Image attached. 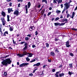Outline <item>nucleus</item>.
Here are the masks:
<instances>
[{
  "mask_svg": "<svg viewBox=\"0 0 77 77\" xmlns=\"http://www.w3.org/2000/svg\"><path fill=\"white\" fill-rule=\"evenodd\" d=\"M11 60L9 58L6 59L5 60H3V61L2 62V66H3V65L5 66H8V64H11Z\"/></svg>",
  "mask_w": 77,
  "mask_h": 77,
  "instance_id": "nucleus-1",
  "label": "nucleus"
},
{
  "mask_svg": "<svg viewBox=\"0 0 77 77\" xmlns=\"http://www.w3.org/2000/svg\"><path fill=\"white\" fill-rule=\"evenodd\" d=\"M71 2H72L71 0H70L69 1V3H66L64 4V8L62 12V14H63V12H65V11L67 10L68 9H69V7L70 6V3H71Z\"/></svg>",
  "mask_w": 77,
  "mask_h": 77,
  "instance_id": "nucleus-2",
  "label": "nucleus"
},
{
  "mask_svg": "<svg viewBox=\"0 0 77 77\" xmlns=\"http://www.w3.org/2000/svg\"><path fill=\"white\" fill-rule=\"evenodd\" d=\"M27 53L26 51H24L23 52V54H17V56H18L20 57H24V56L27 55Z\"/></svg>",
  "mask_w": 77,
  "mask_h": 77,
  "instance_id": "nucleus-3",
  "label": "nucleus"
},
{
  "mask_svg": "<svg viewBox=\"0 0 77 77\" xmlns=\"http://www.w3.org/2000/svg\"><path fill=\"white\" fill-rule=\"evenodd\" d=\"M1 20H2V25L3 26H5L6 23V21H5V18H1Z\"/></svg>",
  "mask_w": 77,
  "mask_h": 77,
  "instance_id": "nucleus-4",
  "label": "nucleus"
},
{
  "mask_svg": "<svg viewBox=\"0 0 77 77\" xmlns=\"http://www.w3.org/2000/svg\"><path fill=\"white\" fill-rule=\"evenodd\" d=\"M29 65V63H23L20 65H19V66L20 67H22L24 66H26V65Z\"/></svg>",
  "mask_w": 77,
  "mask_h": 77,
  "instance_id": "nucleus-5",
  "label": "nucleus"
},
{
  "mask_svg": "<svg viewBox=\"0 0 77 77\" xmlns=\"http://www.w3.org/2000/svg\"><path fill=\"white\" fill-rule=\"evenodd\" d=\"M14 15H16L17 17L18 15V14H19V11L18 10H16L14 12Z\"/></svg>",
  "mask_w": 77,
  "mask_h": 77,
  "instance_id": "nucleus-6",
  "label": "nucleus"
},
{
  "mask_svg": "<svg viewBox=\"0 0 77 77\" xmlns=\"http://www.w3.org/2000/svg\"><path fill=\"white\" fill-rule=\"evenodd\" d=\"M41 4L39 3H38L36 4V6L37 8H41Z\"/></svg>",
  "mask_w": 77,
  "mask_h": 77,
  "instance_id": "nucleus-7",
  "label": "nucleus"
},
{
  "mask_svg": "<svg viewBox=\"0 0 77 77\" xmlns=\"http://www.w3.org/2000/svg\"><path fill=\"white\" fill-rule=\"evenodd\" d=\"M66 46L67 47H71V45H69V41H67L66 42Z\"/></svg>",
  "mask_w": 77,
  "mask_h": 77,
  "instance_id": "nucleus-8",
  "label": "nucleus"
},
{
  "mask_svg": "<svg viewBox=\"0 0 77 77\" xmlns=\"http://www.w3.org/2000/svg\"><path fill=\"white\" fill-rule=\"evenodd\" d=\"M27 54H29L28 55V57H32V55H33V54L31 53H27Z\"/></svg>",
  "mask_w": 77,
  "mask_h": 77,
  "instance_id": "nucleus-9",
  "label": "nucleus"
},
{
  "mask_svg": "<svg viewBox=\"0 0 77 77\" xmlns=\"http://www.w3.org/2000/svg\"><path fill=\"white\" fill-rule=\"evenodd\" d=\"M35 29V28H33V26H31L29 29V30H30V31H32V30H33V29Z\"/></svg>",
  "mask_w": 77,
  "mask_h": 77,
  "instance_id": "nucleus-10",
  "label": "nucleus"
},
{
  "mask_svg": "<svg viewBox=\"0 0 77 77\" xmlns=\"http://www.w3.org/2000/svg\"><path fill=\"white\" fill-rule=\"evenodd\" d=\"M41 65V64L39 63H38L37 64H34L33 66H39V65Z\"/></svg>",
  "mask_w": 77,
  "mask_h": 77,
  "instance_id": "nucleus-11",
  "label": "nucleus"
},
{
  "mask_svg": "<svg viewBox=\"0 0 77 77\" xmlns=\"http://www.w3.org/2000/svg\"><path fill=\"white\" fill-rule=\"evenodd\" d=\"M25 8L26 9V14H27V13H28V11H27V10H28V8H27V5H26Z\"/></svg>",
  "mask_w": 77,
  "mask_h": 77,
  "instance_id": "nucleus-12",
  "label": "nucleus"
},
{
  "mask_svg": "<svg viewBox=\"0 0 77 77\" xmlns=\"http://www.w3.org/2000/svg\"><path fill=\"white\" fill-rule=\"evenodd\" d=\"M9 30L11 32L13 31V30H14V27L12 26L10 27Z\"/></svg>",
  "mask_w": 77,
  "mask_h": 77,
  "instance_id": "nucleus-13",
  "label": "nucleus"
},
{
  "mask_svg": "<svg viewBox=\"0 0 77 77\" xmlns=\"http://www.w3.org/2000/svg\"><path fill=\"white\" fill-rule=\"evenodd\" d=\"M8 13H11V12H12V11H13L12 10V8H9L8 10Z\"/></svg>",
  "mask_w": 77,
  "mask_h": 77,
  "instance_id": "nucleus-14",
  "label": "nucleus"
},
{
  "mask_svg": "<svg viewBox=\"0 0 77 77\" xmlns=\"http://www.w3.org/2000/svg\"><path fill=\"white\" fill-rule=\"evenodd\" d=\"M30 6H31V4L30 3V2H29L28 3V8H29L30 7Z\"/></svg>",
  "mask_w": 77,
  "mask_h": 77,
  "instance_id": "nucleus-15",
  "label": "nucleus"
},
{
  "mask_svg": "<svg viewBox=\"0 0 77 77\" xmlns=\"http://www.w3.org/2000/svg\"><path fill=\"white\" fill-rule=\"evenodd\" d=\"M27 48V46H25L24 48L22 50L23 51H24L25 50H26Z\"/></svg>",
  "mask_w": 77,
  "mask_h": 77,
  "instance_id": "nucleus-16",
  "label": "nucleus"
},
{
  "mask_svg": "<svg viewBox=\"0 0 77 77\" xmlns=\"http://www.w3.org/2000/svg\"><path fill=\"white\" fill-rule=\"evenodd\" d=\"M56 1L58 2L59 4L60 3H62V0H56Z\"/></svg>",
  "mask_w": 77,
  "mask_h": 77,
  "instance_id": "nucleus-17",
  "label": "nucleus"
},
{
  "mask_svg": "<svg viewBox=\"0 0 77 77\" xmlns=\"http://www.w3.org/2000/svg\"><path fill=\"white\" fill-rule=\"evenodd\" d=\"M1 14L3 15V17H5V15H6V14L4 12H3Z\"/></svg>",
  "mask_w": 77,
  "mask_h": 77,
  "instance_id": "nucleus-18",
  "label": "nucleus"
},
{
  "mask_svg": "<svg viewBox=\"0 0 77 77\" xmlns=\"http://www.w3.org/2000/svg\"><path fill=\"white\" fill-rule=\"evenodd\" d=\"M54 24L55 26H58V25L59 26H60V23H54Z\"/></svg>",
  "mask_w": 77,
  "mask_h": 77,
  "instance_id": "nucleus-19",
  "label": "nucleus"
},
{
  "mask_svg": "<svg viewBox=\"0 0 77 77\" xmlns=\"http://www.w3.org/2000/svg\"><path fill=\"white\" fill-rule=\"evenodd\" d=\"M63 75H64V74H63V73L60 74H59V76L60 77H62V76H63Z\"/></svg>",
  "mask_w": 77,
  "mask_h": 77,
  "instance_id": "nucleus-20",
  "label": "nucleus"
},
{
  "mask_svg": "<svg viewBox=\"0 0 77 77\" xmlns=\"http://www.w3.org/2000/svg\"><path fill=\"white\" fill-rule=\"evenodd\" d=\"M7 21H10V20H9V16L8 15H7Z\"/></svg>",
  "mask_w": 77,
  "mask_h": 77,
  "instance_id": "nucleus-21",
  "label": "nucleus"
},
{
  "mask_svg": "<svg viewBox=\"0 0 77 77\" xmlns=\"http://www.w3.org/2000/svg\"><path fill=\"white\" fill-rule=\"evenodd\" d=\"M60 11L59 10H57L56 11V13H57V14H59V13H60Z\"/></svg>",
  "mask_w": 77,
  "mask_h": 77,
  "instance_id": "nucleus-22",
  "label": "nucleus"
},
{
  "mask_svg": "<svg viewBox=\"0 0 77 77\" xmlns=\"http://www.w3.org/2000/svg\"><path fill=\"white\" fill-rule=\"evenodd\" d=\"M63 21H66L65 23H68V19H65L63 20Z\"/></svg>",
  "mask_w": 77,
  "mask_h": 77,
  "instance_id": "nucleus-23",
  "label": "nucleus"
},
{
  "mask_svg": "<svg viewBox=\"0 0 77 77\" xmlns=\"http://www.w3.org/2000/svg\"><path fill=\"white\" fill-rule=\"evenodd\" d=\"M69 66L70 68H72V64H69Z\"/></svg>",
  "mask_w": 77,
  "mask_h": 77,
  "instance_id": "nucleus-24",
  "label": "nucleus"
},
{
  "mask_svg": "<svg viewBox=\"0 0 77 77\" xmlns=\"http://www.w3.org/2000/svg\"><path fill=\"white\" fill-rule=\"evenodd\" d=\"M51 54L52 56H54L55 55L54 53L53 52H51Z\"/></svg>",
  "mask_w": 77,
  "mask_h": 77,
  "instance_id": "nucleus-25",
  "label": "nucleus"
},
{
  "mask_svg": "<svg viewBox=\"0 0 77 77\" xmlns=\"http://www.w3.org/2000/svg\"><path fill=\"white\" fill-rule=\"evenodd\" d=\"M26 59L27 62H29V61H30V59L29 58V57H26Z\"/></svg>",
  "mask_w": 77,
  "mask_h": 77,
  "instance_id": "nucleus-26",
  "label": "nucleus"
},
{
  "mask_svg": "<svg viewBox=\"0 0 77 77\" xmlns=\"http://www.w3.org/2000/svg\"><path fill=\"white\" fill-rule=\"evenodd\" d=\"M44 12H45V9H44L42 11L41 13L42 14H43L44 13Z\"/></svg>",
  "mask_w": 77,
  "mask_h": 77,
  "instance_id": "nucleus-27",
  "label": "nucleus"
},
{
  "mask_svg": "<svg viewBox=\"0 0 77 77\" xmlns=\"http://www.w3.org/2000/svg\"><path fill=\"white\" fill-rule=\"evenodd\" d=\"M42 2H45V3L47 4V0H42Z\"/></svg>",
  "mask_w": 77,
  "mask_h": 77,
  "instance_id": "nucleus-28",
  "label": "nucleus"
},
{
  "mask_svg": "<svg viewBox=\"0 0 77 77\" xmlns=\"http://www.w3.org/2000/svg\"><path fill=\"white\" fill-rule=\"evenodd\" d=\"M68 74H69V75H71V74H73V73H72V72H70V71H69Z\"/></svg>",
  "mask_w": 77,
  "mask_h": 77,
  "instance_id": "nucleus-29",
  "label": "nucleus"
},
{
  "mask_svg": "<svg viewBox=\"0 0 77 77\" xmlns=\"http://www.w3.org/2000/svg\"><path fill=\"white\" fill-rule=\"evenodd\" d=\"M65 23H60V26H63V25H65Z\"/></svg>",
  "mask_w": 77,
  "mask_h": 77,
  "instance_id": "nucleus-30",
  "label": "nucleus"
},
{
  "mask_svg": "<svg viewBox=\"0 0 77 77\" xmlns=\"http://www.w3.org/2000/svg\"><path fill=\"white\" fill-rule=\"evenodd\" d=\"M46 45L47 48H48L49 47V44L48 43H46Z\"/></svg>",
  "mask_w": 77,
  "mask_h": 77,
  "instance_id": "nucleus-31",
  "label": "nucleus"
},
{
  "mask_svg": "<svg viewBox=\"0 0 77 77\" xmlns=\"http://www.w3.org/2000/svg\"><path fill=\"white\" fill-rule=\"evenodd\" d=\"M7 72H5L4 73V75L5 76H6V75H7Z\"/></svg>",
  "mask_w": 77,
  "mask_h": 77,
  "instance_id": "nucleus-32",
  "label": "nucleus"
},
{
  "mask_svg": "<svg viewBox=\"0 0 77 77\" xmlns=\"http://www.w3.org/2000/svg\"><path fill=\"white\" fill-rule=\"evenodd\" d=\"M36 61V60L35 59H34L31 61H30V63H32V62H35Z\"/></svg>",
  "mask_w": 77,
  "mask_h": 77,
  "instance_id": "nucleus-33",
  "label": "nucleus"
},
{
  "mask_svg": "<svg viewBox=\"0 0 77 77\" xmlns=\"http://www.w3.org/2000/svg\"><path fill=\"white\" fill-rule=\"evenodd\" d=\"M59 20V17H56L55 18V21H57V20Z\"/></svg>",
  "mask_w": 77,
  "mask_h": 77,
  "instance_id": "nucleus-34",
  "label": "nucleus"
},
{
  "mask_svg": "<svg viewBox=\"0 0 77 77\" xmlns=\"http://www.w3.org/2000/svg\"><path fill=\"white\" fill-rule=\"evenodd\" d=\"M25 39L26 41H28L29 39V38L27 37H26L25 38Z\"/></svg>",
  "mask_w": 77,
  "mask_h": 77,
  "instance_id": "nucleus-35",
  "label": "nucleus"
},
{
  "mask_svg": "<svg viewBox=\"0 0 77 77\" xmlns=\"http://www.w3.org/2000/svg\"><path fill=\"white\" fill-rule=\"evenodd\" d=\"M55 51H56L57 53H59V51L58 50H57V49H55Z\"/></svg>",
  "mask_w": 77,
  "mask_h": 77,
  "instance_id": "nucleus-36",
  "label": "nucleus"
},
{
  "mask_svg": "<svg viewBox=\"0 0 77 77\" xmlns=\"http://www.w3.org/2000/svg\"><path fill=\"white\" fill-rule=\"evenodd\" d=\"M73 30H74L75 31H77V29L75 28H72V29Z\"/></svg>",
  "mask_w": 77,
  "mask_h": 77,
  "instance_id": "nucleus-37",
  "label": "nucleus"
},
{
  "mask_svg": "<svg viewBox=\"0 0 77 77\" xmlns=\"http://www.w3.org/2000/svg\"><path fill=\"white\" fill-rule=\"evenodd\" d=\"M47 66V65H44L43 66V68H45V67L46 66Z\"/></svg>",
  "mask_w": 77,
  "mask_h": 77,
  "instance_id": "nucleus-38",
  "label": "nucleus"
},
{
  "mask_svg": "<svg viewBox=\"0 0 77 77\" xmlns=\"http://www.w3.org/2000/svg\"><path fill=\"white\" fill-rule=\"evenodd\" d=\"M37 69H38V68H36V69H34L33 71V73H35V71H36Z\"/></svg>",
  "mask_w": 77,
  "mask_h": 77,
  "instance_id": "nucleus-39",
  "label": "nucleus"
},
{
  "mask_svg": "<svg viewBox=\"0 0 77 77\" xmlns=\"http://www.w3.org/2000/svg\"><path fill=\"white\" fill-rule=\"evenodd\" d=\"M53 3H57V2H56L57 1H56V0H53Z\"/></svg>",
  "mask_w": 77,
  "mask_h": 77,
  "instance_id": "nucleus-40",
  "label": "nucleus"
},
{
  "mask_svg": "<svg viewBox=\"0 0 77 77\" xmlns=\"http://www.w3.org/2000/svg\"><path fill=\"white\" fill-rule=\"evenodd\" d=\"M28 43H26L25 44V45H24V46H27L28 45Z\"/></svg>",
  "mask_w": 77,
  "mask_h": 77,
  "instance_id": "nucleus-41",
  "label": "nucleus"
},
{
  "mask_svg": "<svg viewBox=\"0 0 77 77\" xmlns=\"http://www.w3.org/2000/svg\"><path fill=\"white\" fill-rule=\"evenodd\" d=\"M32 48H35L36 47V46L35 45H32Z\"/></svg>",
  "mask_w": 77,
  "mask_h": 77,
  "instance_id": "nucleus-42",
  "label": "nucleus"
},
{
  "mask_svg": "<svg viewBox=\"0 0 77 77\" xmlns=\"http://www.w3.org/2000/svg\"><path fill=\"white\" fill-rule=\"evenodd\" d=\"M27 36H29V37H31V34H28L27 35H26Z\"/></svg>",
  "mask_w": 77,
  "mask_h": 77,
  "instance_id": "nucleus-43",
  "label": "nucleus"
},
{
  "mask_svg": "<svg viewBox=\"0 0 77 77\" xmlns=\"http://www.w3.org/2000/svg\"><path fill=\"white\" fill-rule=\"evenodd\" d=\"M48 62H51V60H49L48 59Z\"/></svg>",
  "mask_w": 77,
  "mask_h": 77,
  "instance_id": "nucleus-44",
  "label": "nucleus"
},
{
  "mask_svg": "<svg viewBox=\"0 0 77 77\" xmlns=\"http://www.w3.org/2000/svg\"><path fill=\"white\" fill-rule=\"evenodd\" d=\"M70 56H74V55L73 54H72V53H70Z\"/></svg>",
  "mask_w": 77,
  "mask_h": 77,
  "instance_id": "nucleus-45",
  "label": "nucleus"
},
{
  "mask_svg": "<svg viewBox=\"0 0 77 77\" xmlns=\"http://www.w3.org/2000/svg\"><path fill=\"white\" fill-rule=\"evenodd\" d=\"M67 18H69V17L70 16V15H69V14H68L67 15Z\"/></svg>",
  "mask_w": 77,
  "mask_h": 77,
  "instance_id": "nucleus-46",
  "label": "nucleus"
},
{
  "mask_svg": "<svg viewBox=\"0 0 77 77\" xmlns=\"http://www.w3.org/2000/svg\"><path fill=\"white\" fill-rule=\"evenodd\" d=\"M51 12H48V16H49V15H50V14H51Z\"/></svg>",
  "mask_w": 77,
  "mask_h": 77,
  "instance_id": "nucleus-47",
  "label": "nucleus"
},
{
  "mask_svg": "<svg viewBox=\"0 0 77 77\" xmlns=\"http://www.w3.org/2000/svg\"><path fill=\"white\" fill-rule=\"evenodd\" d=\"M29 76H33V74L30 73L29 75Z\"/></svg>",
  "mask_w": 77,
  "mask_h": 77,
  "instance_id": "nucleus-48",
  "label": "nucleus"
},
{
  "mask_svg": "<svg viewBox=\"0 0 77 77\" xmlns=\"http://www.w3.org/2000/svg\"><path fill=\"white\" fill-rule=\"evenodd\" d=\"M35 35H38V31H36L35 32Z\"/></svg>",
  "mask_w": 77,
  "mask_h": 77,
  "instance_id": "nucleus-49",
  "label": "nucleus"
},
{
  "mask_svg": "<svg viewBox=\"0 0 77 77\" xmlns=\"http://www.w3.org/2000/svg\"><path fill=\"white\" fill-rule=\"evenodd\" d=\"M13 42L14 44H16V42L14 41V40H13Z\"/></svg>",
  "mask_w": 77,
  "mask_h": 77,
  "instance_id": "nucleus-50",
  "label": "nucleus"
},
{
  "mask_svg": "<svg viewBox=\"0 0 77 77\" xmlns=\"http://www.w3.org/2000/svg\"><path fill=\"white\" fill-rule=\"evenodd\" d=\"M5 34H7V35H8V31H5Z\"/></svg>",
  "mask_w": 77,
  "mask_h": 77,
  "instance_id": "nucleus-51",
  "label": "nucleus"
},
{
  "mask_svg": "<svg viewBox=\"0 0 77 77\" xmlns=\"http://www.w3.org/2000/svg\"><path fill=\"white\" fill-rule=\"evenodd\" d=\"M12 3L11 2L10 3V4H9L10 6H12Z\"/></svg>",
  "mask_w": 77,
  "mask_h": 77,
  "instance_id": "nucleus-52",
  "label": "nucleus"
},
{
  "mask_svg": "<svg viewBox=\"0 0 77 77\" xmlns=\"http://www.w3.org/2000/svg\"><path fill=\"white\" fill-rule=\"evenodd\" d=\"M61 7L62 8H63V4H61Z\"/></svg>",
  "mask_w": 77,
  "mask_h": 77,
  "instance_id": "nucleus-53",
  "label": "nucleus"
},
{
  "mask_svg": "<svg viewBox=\"0 0 77 77\" xmlns=\"http://www.w3.org/2000/svg\"><path fill=\"white\" fill-rule=\"evenodd\" d=\"M20 5H21V4H19L18 5V6L19 8H20Z\"/></svg>",
  "mask_w": 77,
  "mask_h": 77,
  "instance_id": "nucleus-54",
  "label": "nucleus"
},
{
  "mask_svg": "<svg viewBox=\"0 0 77 77\" xmlns=\"http://www.w3.org/2000/svg\"><path fill=\"white\" fill-rule=\"evenodd\" d=\"M74 15H75V13L74 12H73L72 14V15L74 16Z\"/></svg>",
  "mask_w": 77,
  "mask_h": 77,
  "instance_id": "nucleus-55",
  "label": "nucleus"
},
{
  "mask_svg": "<svg viewBox=\"0 0 77 77\" xmlns=\"http://www.w3.org/2000/svg\"><path fill=\"white\" fill-rule=\"evenodd\" d=\"M9 56V55H7V56H6L5 57H4V58H6L7 57H8V56Z\"/></svg>",
  "mask_w": 77,
  "mask_h": 77,
  "instance_id": "nucleus-56",
  "label": "nucleus"
},
{
  "mask_svg": "<svg viewBox=\"0 0 77 77\" xmlns=\"http://www.w3.org/2000/svg\"><path fill=\"white\" fill-rule=\"evenodd\" d=\"M55 69H52V72H54L55 71Z\"/></svg>",
  "mask_w": 77,
  "mask_h": 77,
  "instance_id": "nucleus-57",
  "label": "nucleus"
},
{
  "mask_svg": "<svg viewBox=\"0 0 77 77\" xmlns=\"http://www.w3.org/2000/svg\"><path fill=\"white\" fill-rule=\"evenodd\" d=\"M52 9V8L51 7H50L49 8V10H51Z\"/></svg>",
  "mask_w": 77,
  "mask_h": 77,
  "instance_id": "nucleus-58",
  "label": "nucleus"
},
{
  "mask_svg": "<svg viewBox=\"0 0 77 77\" xmlns=\"http://www.w3.org/2000/svg\"><path fill=\"white\" fill-rule=\"evenodd\" d=\"M24 42H22L20 43L21 44H24Z\"/></svg>",
  "mask_w": 77,
  "mask_h": 77,
  "instance_id": "nucleus-59",
  "label": "nucleus"
},
{
  "mask_svg": "<svg viewBox=\"0 0 77 77\" xmlns=\"http://www.w3.org/2000/svg\"><path fill=\"white\" fill-rule=\"evenodd\" d=\"M23 0H18V2H22Z\"/></svg>",
  "mask_w": 77,
  "mask_h": 77,
  "instance_id": "nucleus-60",
  "label": "nucleus"
},
{
  "mask_svg": "<svg viewBox=\"0 0 77 77\" xmlns=\"http://www.w3.org/2000/svg\"><path fill=\"white\" fill-rule=\"evenodd\" d=\"M77 9V6H76L75 8V9H74V11H76Z\"/></svg>",
  "mask_w": 77,
  "mask_h": 77,
  "instance_id": "nucleus-61",
  "label": "nucleus"
},
{
  "mask_svg": "<svg viewBox=\"0 0 77 77\" xmlns=\"http://www.w3.org/2000/svg\"><path fill=\"white\" fill-rule=\"evenodd\" d=\"M74 17V16L72 15V17H71V18H72V19Z\"/></svg>",
  "mask_w": 77,
  "mask_h": 77,
  "instance_id": "nucleus-62",
  "label": "nucleus"
},
{
  "mask_svg": "<svg viewBox=\"0 0 77 77\" xmlns=\"http://www.w3.org/2000/svg\"><path fill=\"white\" fill-rule=\"evenodd\" d=\"M58 39H57V38L55 39V41H58Z\"/></svg>",
  "mask_w": 77,
  "mask_h": 77,
  "instance_id": "nucleus-63",
  "label": "nucleus"
},
{
  "mask_svg": "<svg viewBox=\"0 0 77 77\" xmlns=\"http://www.w3.org/2000/svg\"><path fill=\"white\" fill-rule=\"evenodd\" d=\"M63 18V16H62V15H61L60 17V18Z\"/></svg>",
  "mask_w": 77,
  "mask_h": 77,
  "instance_id": "nucleus-64",
  "label": "nucleus"
}]
</instances>
